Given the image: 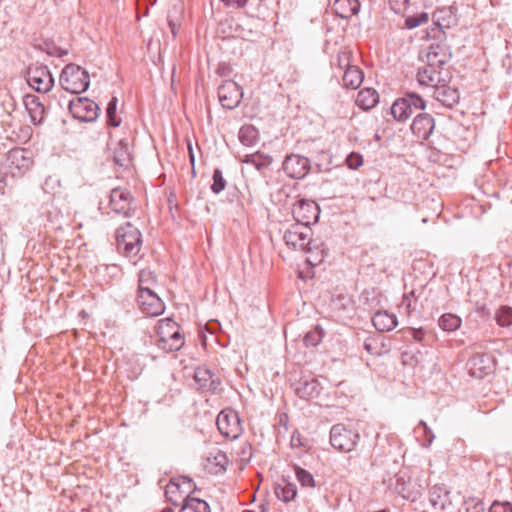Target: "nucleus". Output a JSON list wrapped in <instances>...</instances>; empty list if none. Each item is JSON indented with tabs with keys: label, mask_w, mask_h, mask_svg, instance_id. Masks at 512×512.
<instances>
[{
	"label": "nucleus",
	"mask_w": 512,
	"mask_h": 512,
	"mask_svg": "<svg viewBox=\"0 0 512 512\" xmlns=\"http://www.w3.org/2000/svg\"><path fill=\"white\" fill-rule=\"evenodd\" d=\"M158 335L157 345L166 352L178 351L184 345V337L179 331V325L171 318L158 321L156 326Z\"/></svg>",
	"instance_id": "obj_1"
},
{
	"label": "nucleus",
	"mask_w": 512,
	"mask_h": 512,
	"mask_svg": "<svg viewBox=\"0 0 512 512\" xmlns=\"http://www.w3.org/2000/svg\"><path fill=\"white\" fill-rule=\"evenodd\" d=\"M116 246L119 253L134 259L139 256L142 236L138 228L131 223L119 227L116 231Z\"/></svg>",
	"instance_id": "obj_2"
},
{
	"label": "nucleus",
	"mask_w": 512,
	"mask_h": 512,
	"mask_svg": "<svg viewBox=\"0 0 512 512\" xmlns=\"http://www.w3.org/2000/svg\"><path fill=\"white\" fill-rule=\"evenodd\" d=\"M60 84L67 92L80 94L89 87V74L85 69L76 64H68L60 75Z\"/></svg>",
	"instance_id": "obj_3"
},
{
	"label": "nucleus",
	"mask_w": 512,
	"mask_h": 512,
	"mask_svg": "<svg viewBox=\"0 0 512 512\" xmlns=\"http://www.w3.org/2000/svg\"><path fill=\"white\" fill-rule=\"evenodd\" d=\"M425 109V101L416 93H407L404 97L398 98L391 107V114L394 119L404 122L417 110Z\"/></svg>",
	"instance_id": "obj_4"
},
{
	"label": "nucleus",
	"mask_w": 512,
	"mask_h": 512,
	"mask_svg": "<svg viewBox=\"0 0 512 512\" xmlns=\"http://www.w3.org/2000/svg\"><path fill=\"white\" fill-rule=\"evenodd\" d=\"M219 432L228 439H237L243 432L238 413L233 409H223L217 416Z\"/></svg>",
	"instance_id": "obj_5"
},
{
	"label": "nucleus",
	"mask_w": 512,
	"mask_h": 512,
	"mask_svg": "<svg viewBox=\"0 0 512 512\" xmlns=\"http://www.w3.org/2000/svg\"><path fill=\"white\" fill-rule=\"evenodd\" d=\"M358 440L359 434L348 430L343 424H336L330 430V444L338 451H351Z\"/></svg>",
	"instance_id": "obj_6"
},
{
	"label": "nucleus",
	"mask_w": 512,
	"mask_h": 512,
	"mask_svg": "<svg viewBox=\"0 0 512 512\" xmlns=\"http://www.w3.org/2000/svg\"><path fill=\"white\" fill-rule=\"evenodd\" d=\"M69 111L75 119L93 122L98 118V105L86 97H77L69 102Z\"/></svg>",
	"instance_id": "obj_7"
},
{
	"label": "nucleus",
	"mask_w": 512,
	"mask_h": 512,
	"mask_svg": "<svg viewBox=\"0 0 512 512\" xmlns=\"http://www.w3.org/2000/svg\"><path fill=\"white\" fill-rule=\"evenodd\" d=\"M27 82L31 88L40 93H47L54 85V79L47 66H30L27 71Z\"/></svg>",
	"instance_id": "obj_8"
},
{
	"label": "nucleus",
	"mask_w": 512,
	"mask_h": 512,
	"mask_svg": "<svg viewBox=\"0 0 512 512\" xmlns=\"http://www.w3.org/2000/svg\"><path fill=\"white\" fill-rule=\"evenodd\" d=\"M292 212L296 221L305 228L316 224L320 218V206L315 201L300 200L294 205Z\"/></svg>",
	"instance_id": "obj_9"
},
{
	"label": "nucleus",
	"mask_w": 512,
	"mask_h": 512,
	"mask_svg": "<svg viewBox=\"0 0 512 512\" xmlns=\"http://www.w3.org/2000/svg\"><path fill=\"white\" fill-rule=\"evenodd\" d=\"M193 487L194 483L187 477L171 479L165 488L166 498L174 506H178L183 503V499L186 497L184 495H189Z\"/></svg>",
	"instance_id": "obj_10"
},
{
	"label": "nucleus",
	"mask_w": 512,
	"mask_h": 512,
	"mask_svg": "<svg viewBox=\"0 0 512 512\" xmlns=\"http://www.w3.org/2000/svg\"><path fill=\"white\" fill-rule=\"evenodd\" d=\"M242 97V88L233 80L224 81L218 88V98L223 108H236Z\"/></svg>",
	"instance_id": "obj_11"
},
{
	"label": "nucleus",
	"mask_w": 512,
	"mask_h": 512,
	"mask_svg": "<svg viewBox=\"0 0 512 512\" xmlns=\"http://www.w3.org/2000/svg\"><path fill=\"white\" fill-rule=\"evenodd\" d=\"M137 303L141 311L147 316H158L165 310L163 301L151 289L144 288L142 293L138 292Z\"/></svg>",
	"instance_id": "obj_12"
},
{
	"label": "nucleus",
	"mask_w": 512,
	"mask_h": 512,
	"mask_svg": "<svg viewBox=\"0 0 512 512\" xmlns=\"http://www.w3.org/2000/svg\"><path fill=\"white\" fill-rule=\"evenodd\" d=\"M132 201L133 197L127 189L117 187L110 192L109 205L111 210L116 214L130 217Z\"/></svg>",
	"instance_id": "obj_13"
},
{
	"label": "nucleus",
	"mask_w": 512,
	"mask_h": 512,
	"mask_svg": "<svg viewBox=\"0 0 512 512\" xmlns=\"http://www.w3.org/2000/svg\"><path fill=\"white\" fill-rule=\"evenodd\" d=\"M307 230L305 226L297 224L284 233L283 239L288 246L312 252V240Z\"/></svg>",
	"instance_id": "obj_14"
},
{
	"label": "nucleus",
	"mask_w": 512,
	"mask_h": 512,
	"mask_svg": "<svg viewBox=\"0 0 512 512\" xmlns=\"http://www.w3.org/2000/svg\"><path fill=\"white\" fill-rule=\"evenodd\" d=\"M467 366L473 377L482 379L493 372L495 361L489 354L476 353L468 360Z\"/></svg>",
	"instance_id": "obj_15"
},
{
	"label": "nucleus",
	"mask_w": 512,
	"mask_h": 512,
	"mask_svg": "<svg viewBox=\"0 0 512 512\" xmlns=\"http://www.w3.org/2000/svg\"><path fill=\"white\" fill-rule=\"evenodd\" d=\"M451 58L449 48L444 43H432L426 50L425 54L421 56L431 67L440 68L446 64Z\"/></svg>",
	"instance_id": "obj_16"
},
{
	"label": "nucleus",
	"mask_w": 512,
	"mask_h": 512,
	"mask_svg": "<svg viewBox=\"0 0 512 512\" xmlns=\"http://www.w3.org/2000/svg\"><path fill=\"white\" fill-rule=\"evenodd\" d=\"M7 162L13 176L22 175L32 165V159L24 149L16 148L7 154Z\"/></svg>",
	"instance_id": "obj_17"
},
{
	"label": "nucleus",
	"mask_w": 512,
	"mask_h": 512,
	"mask_svg": "<svg viewBox=\"0 0 512 512\" xmlns=\"http://www.w3.org/2000/svg\"><path fill=\"white\" fill-rule=\"evenodd\" d=\"M309 169V160L300 155H289L283 162V170L290 177L294 179L303 178Z\"/></svg>",
	"instance_id": "obj_18"
},
{
	"label": "nucleus",
	"mask_w": 512,
	"mask_h": 512,
	"mask_svg": "<svg viewBox=\"0 0 512 512\" xmlns=\"http://www.w3.org/2000/svg\"><path fill=\"white\" fill-rule=\"evenodd\" d=\"M432 96L443 106L449 108L457 104L460 99L459 91L456 88L445 84V80L433 88Z\"/></svg>",
	"instance_id": "obj_19"
},
{
	"label": "nucleus",
	"mask_w": 512,
	"mask_h": 512,
	"mask_svg": "<svg viewBox=\"0 0 512 512\" xmlns=\"http://www.w3.org/2000/svg\"><path fill=\"white\" fill-rule=\"evenodd\" d=\"M351 63H353L352 51L348 48H340L336 54H332L330 57L332 77L339 82L340 75L351 65Z\"/></svg>",
	"instance_id": "obj_20"
},
{
	"label": "nucleus",
	"mask_w": 512,
	"mask_h": 512,
	"mask_svg": "<svg viewBox=\"0 0 512 512\" xmlns=\"http://www.w3.org/2000/svg\"><path fill=\"white\" fill-rule=\"evenodd\" d=\"M434 119L427 113H419L411 124V130L417 138L427 140L434 130Z\"/></svg>",
	"instance_id": "obj_21"
},
{
	"label": "nucleus",
	"mask_w": 512,
	"mask_h": 512,
	"mask_svg": "<svg viewBox=\"0 0 512 512\" xmlns=\"http://www.w3.org/2000/svg\"><path fill=\"white\" fill-rule=\"evenodd\" d=\"M330 10L342 19H348L356 15L360 9L358 0H329Z\"/></svg>",
	"instance_id": "obj_22"
},
{
	"label": "nucleus",
	"mask_w": 512,
	"mask_h": 512,
	"mask_svg": "<svg viewBox=\"0 0 512 512\" xmlns=\"http://www.w3.org/2000/svg\"><path fill=\"white\" fill-rule=\"evenodd\" d=\"M457 9L454 6L437 8L433 13L434 23L441 29H448L457 24Z\"/></svg>",
	"instance_id": "obj_23"
},
{
	"label": "nucleus",
	"mask_w": 512,
	"mask_h": 512,
	"mask_svg": "<svg viewBox=\"0 0 512 512\" xmlns=\"http://www.w3.org/2000/svg\"><path fill=\"white\" fill-rule=\"evenodd\" d=\"M24 105L29 113L31 122L33 124H41L45 117V107L40 98L35 95H26Z\"/></svg>",
	"instance_id": "obj_24"
},
{
	"label": "nucleus",
	"mask_w": 512,
	"mask_h": 512,
	"mask_svg": "<svg viewBox=\"0 0 512 512\" xmlns=\"http://www.w3.org/2000/svg\"><path fill=\"white\" fill-rule=\"evenodd\" d=\"M444 79L440 77V71L437 67H431L427 64L425 67L420 68L417 72V81L419 85L429 87L433 90L436 85H439Z\"/></svg>",
	"instance_id": "obj_25"
},
{
	"label": "nucleus",
	"mask_w": 512,
	"mask_h": 512,
	"mask_svg": "<svg viewBox=\"0 0 512 512\" xmlns=\"http://www.w3.org/2000/svg\"><path fill=\"white\" fill-rule=\"evenodd\" d=\"M340 78L342 79L343 87L357 89L363 82L364 74L357 65L351 63V65L340 75Z\"/></svg>",
	"instance_id": "obj_26"
},
{
	"label": "nucleus",
	"mask_w": 512,
	"mask_h": 512,
	"mask_svg": "<svg viewBox=\"0 0 512 512\" xmlns=\"http://www.w3.org/2000/svg\"><path fill=\"white\" fill-rule=\"evenodd\" d=\"M374 327L380 332H388L394 329L397 324V317L387 311H378L372 317Z\"/></svg>",
	"instance_id": "obj_27"
},
{
	"label": "nucleus",
	"mask_w": 512,
	"mask_h": 512,
	"mask_svg": "<svg viewBox=\"0 0 512 512\" xmlns=\"http://www.w3.org/2000/svg\"><path fill=\"white\" fill-rule=\"evenodd\" d=\"M113 161L120 167H128L131 162V155L129 152L128 142L121 139L113 152Z\"/></svg>",
	"instance_id": "obj_28"
},
{
	"label": "nucleus",
	"mask_w": 512,
	"mask_h": 512,
	"mask_svg": "<svg viewBox=\"0 0 512 512\" xmlns=\"http://www.w3.org/2000/svg\"><path fill=\"white\" fill-rule=\"evenodd\" d=\"M378 93L374 89L366 88L358 92L356 103L363 110H369L378 103Z\"/></svg>",
	"instance_id": "obj_29"
},
{
	"label": "nucleus",
	"mask_w": 512,
	"mask_h": 512,
	"mask_svg": "<svg viewBox=\"0 0 512 512\" xmlns=\"http://www.w3.org/2000/svg\"><path fill=\"white\" fill-rule=\"evenodd\" d=\"M180 512H210V507L206 501L186 495Z\"/></svg>",
	"instance_id": "obj_30"
},
{
	"label": "nucleus",
	"mask_w": 512,
	"mask_h": 512,
	"mask_svg": "<svg viewBox=\"0 0 512 512\" xmlns=\"http://www.w3.org/2000/svg\"><path fill=\"white\" fill-rule=\"evenodd\" d=\"M274 492L278 499L289 502L296 497L297 489L295 484L283 480L275 485Z\"/></svg>",
	"instance_id": "obj_31"
},
{
	"label": "nucleus",
	"mask_w": 512,
	"mask_h": 512,
	"mask_svg": "<svg viewBox=\"0 0 512 512\" xmlns=\"http://www.w3.org/2000/svg\"><path fill=\"white\" fill-rule=\"evenodd\" d=\"M242 162L246 164L253 165L257 170L261 171L265 168H267L271 162L272 158L269 155L256 152L253 154H248L245 156V158L242 160Z\"/></svg>",
	"instance_id": "obj_32"
},
{
	"label": "nucleus",
	"mask_w": 512,
	"mask_h": 512,
	"mask_svg": "<svg viewBox=\"0 0 512 512\" xmlns=\"http://www.w3.org/2000/svg\"><path fill=\"white\" fill-rule=\"evenodd\" d=\"M462 319L453 313L443 314L439 320L438 325L443 331L453 332L460 328Z\"/></svg>",
	"instance_id": "obj_33"
},
{
	"label": "nucleus",
	"mask_w": 512,
	"mask_h": 512,
	"mask_svg": "<svg viewBox=\"0 0 512 512\" xmlns=\"http://www.w3.org/2000/svg\"><path fill=\"white\" fill-rule=\"evenodd\" d=\"M259 139L258 130L252 125H244L239 131V140L245 146H253Z\"/></svg>",
	"instance_id": "obj_34"
},
{
	"label": "nucleus",
	"mask_w": 512,
	"mask_h": 512,
	"mask_svg": "<svg viewBox=\"0 0 512 512\" xmlns=\"http://www.w3.org/2000/svg\"><path fill=\"white\" fill-rule=\"evenodd\" d=\"M156 283L154 273L149 269H143L139 273L138 292L142 293L144 288L153 290Z\"/></svg>",
	"instance_id": "obj_35"
},
{
	"label": "nucleus",
	"mask_w": 512,
	"mask_h": 512,
	"mask_svg": "<svg viewBox=\"0 0 512 512\" xmlns=\"http://www.w3.org/2000/svg\"><path fill=\"white\" fill-rule=\"evenodd\" d=\"M213 374L214 373L211 370L205 367H198L195 370L194 380L198 384L200 390H206V388L208 387L207 384H209Z\"/></svg>",
	"instance_id": "obj_36"
},
{
	"label": "nucleus",
	"mask_w": 512,
	"mask_h": 512,
	"mask_svg": "<svg viewBox=\"0 0 512 512\" xmlns=\"http://www.w3.org/2000/svg\"><path fill=\"white\" fill-rule=\"evenodd\" d=\"M495 320L501 327H509L512 325V308L503 305L495 313Z\"/></svg>",
	"instance_id": "obj_37"
},
{
	"label": "nucleus",
	"mask_w": 512,
	"mask_h": 512,
	"mask_svg": "<svg viewBox=\"0 0 512 512\" xmlns=\"http://www.w3.org/2000/svg\"><path fill=\"white\" fill-rule=\"evenodd\" d=\"M117 97L113 96L106 109L107 124L112 127H118L121 120L116 117Z\"/></svg>",
	"instance_id": "obj_38"
},
{
	"label": "nucleus",
	"mask_w": 512,
	"mask_h": 512,
	"mask_svg": "<svg viewBox=\"0 0 512 512\" xmlns=\"http://www.w3.org/2000/svg\"><path fill=\"white\" fill-rule=\"evenodd\" d=\"M429 20V15L427 12H420L418 14H414L406 17L405 26L408 29H414L422 24L427 23Z\"/></svg>",
	"instance_id": "obj_39"
},
{
	"label": "nucleus",
	"mask_w": 512,
	"mask_h": 512,
	"mask_svg": "<svg viewBox=\"0 0 512 512\" xmlns=\"http://www.w3.org/2000/svg\"><path fill=\"white\" fill-rule=\"evenodd\" d=\"M299 392L301 393V397H306L308 400L316 399L320 395L316 380L306 382Z\"/></svg>",
	"instance_id": "obj_40"
},
{
	"label": "nucleus",
	"mask_w": 512,
	"mask_h": 512,
	"mask_svg": "<svg viewBox=\"0 0 512 512\" xmlns=\"http://www.w3.org/2000/svg\"><path fill=\"white\" fill-rule=\"evenodd\" d=\"M295 474H296L297 480L301 483V485L303 487H314L315 486L314 477L307 470L297 466V467H295Z\"/></svg>",
	"instance_id": "obj_41"
},
{
	"label": "nucleus",
	"mask_w": 512,
	"mask_h": 512,
	"mask_svg": "<svg viewBox=\"0 0 512 512\" xmlns=\"http://www.w3.org/2000/svg\"><path fill=\"white\" fill-rule=\"evenodd\" d=\"M213 183L211 185V190L215 194L221 193L226 187V181L223 177L222 171L216 168L213 172Z\"/></svg>",
	"instance_id": "obj_42"
},
{
	"label": "nucleus",
	"mask_w": 512,
	"mask_h": 512,
	"mask_svg": "<svg viewBox=\"0 0 512 512\" xmlns=\"http://www.w3.org/2000/svg\"><path fill=\"white\" fill-rule=\"evenodd\" d=\"M207 460L221 469H225L226 465L228 464V458L226 454L219 449L211 452Z\"/></svg>",
	"instance_id": "obj_43"
},
{
	"label": "nucleus",
	"mask_w": 512,
	"mask_h": 512,
	"mask_svg": "<svg viewBox=\"0 0 512 512\" xmlns=\"http://www.w3.org/2000/svg\"><path fill=\"white\" fill-rule=\"evenodd\" d=\"M174 14L180 16L181 15V7H177L176 5L173 6V8L169 11L168 17H167L168 25L171 30V33L175 37L177 34V31L180 27V23L178 22L177 19L174 18Z\"/></svg>",
	"instance_id": "obj_44"
},
{
	"label": "nucleus",
	"mask_w": 512,
	"mask_h": 512,
	"mask_svg": "<svg viewBox=\"0 0 512 512\" xmlns=\"http://www.w3.org/2000/svg\"><path fill=\"white\" fill-rule=\"evenodd\" d=\"M303 341L306 347H317L320 343V326L316 325L312 331L308 332Z\"/></svg>",
	"instance_id": "obj_45"
},
{
	"label": "nucleus",
	"mask_w": 512,
	"mask_h": 512,
	"mask_svg": "<svg viewBox=\"0 0 512 512\" xmlns=\"http://www.w3.org/2000/svg\"><path fill=\"white\" fill-rule=\"evenodd\" d=\"M350 304V298L344 295H338L336 297H331L330 306L333 311L340 312L342 310H346L348 305Z\"/></svg>",
	"instance_id": "obj_46"
},
{
	"label": "nucleus",
	"mask_w": 512,
	"mask_h": 512,
	"mask_svg": "<svg viewBox=\"0 0 512 512\" xmlns=\"http://www.w3.org/2000/svg\"><path fill=\"white\" fill-rule=\"evenodd\" d=\"M465 512H484V503L477 498H469L464 501Z\"/></svg>",
	"instance_id": "obj_47"
},
{
	"label": "nucleus",
	"mask_w": 512,
	"mask_h": 512,
	"mask_svg": "<svg viewBox=\"0 0 512 512\" xmlns=\"http://www.w3.org/2000/svg\"><path fill=\"white\" fill-rule=\"evenodd\" d=\"M318 264H320V258L318 257L317 254H311L310 256H308L306 258V265H307V269L311 270V272L308 271L307 275L304 276V271H300V277H314L315 276L314 268L317 267Z\"/></svg>",
	"instance_id": "obj_48"
},
{
	"label": "nucleus",
	"mask_w": 512,
	"mask_h": 512,
	"mask_svg": "<svg viewBox=\"0 0 512 512\" xmlns=\"http://www.w3.org/2000/svg\"><path fill=\"white\" fill-rule=\"evenodd\" d=\"M350 169H357L363 165V156L357 152H351L345 160Z\"/></svg>",
	"instance_id": "obj_49"
},
{
	"label": "nucleus",
	"mask_w": 512,
	"mask_h": 512,
	"mask_svg": "<svg viewBox=\"0 0 512 512\" xmlns=\"http://www.w3.org/2000/svg\"><path fill=\"white\" fill-rule=\"evenodd\" d=\"M419 425L423 427L424 435L426 437V439L423 442V446L429 447L432 444L435 435L432 432L431 428L423 420H420Z\"/></svg>",
	"instance_id": "obj_50"
},
{
	"label": "nucleus",
	"mask_w": 512,
	"mask_h": 512,
	"mask_svg": "<svg viewBox=\"0 0 512 512\" xmlns=\"http://www.w3.org/2000/svg\"><path fill=\"white\" fill-rule=\"evenodd\" d=\"M489 512H512V504L509 502L495 501L489 508Z\"/></svg>",
	"instance_id": "obj_51"
},
{
	"label": "nucleus",
	"mask_w": 512,
	"mask_h": 512,
	"mask_svg": "<svg viewBox=\"0 0 512 512\" xmlns=\"http://www.w3.org/2000/svg\"><path fill=\"white\" fill-rule=\"evenodd\" d=\"M207 385L208 387L206 388L205 391H209L214 394L219 393L221 391V380L215 374H213L209 384Z\"/></svg>",
	"instance_id": "obj_52"
},
{
	"label": "nucleus",
	"mask_w": 512,
	"mask_h": 512,
	"mask_svg": "<svg viewBox=\"0 0 512 512\" xmlns=\"http://www.w3.org/2000/svg\"><path fill=\"white\" fill-rule=\"evenodd\" d=\"M248 0H223L228 6L243 7L246 5Z\"/></svg>",
	"instance_id": "obj_53"
},
{
	"label": "nucleus",
	"mask_w": 512,
	"mask_h": 512,
	"mask_svg": "<svg viewBox=\"0 0 512 512\" xmlns=\"http://www.w3.org/2000/svg\"><path fill=\"white\" fill-rule=\"evenodd\" d=\"M364 348H365V350H367L371 354H375L376 353L373 340L367 339L364 342Z\"/></svg>",
	"instance_id": "obj_54"
},
{
	"label": "nucleus",
	"mask_w": 512,
	"mask_h": 512,
	"mask_svg": "<svg viewBox=\"0 0 512 512\" xmlns=\"http://www.w3.org/2000/svg\"><path fill=\"white\" fill-rule=\"evenodd\" d=\"M47 53L52 56H58L61 57L63 54H66V52L60 50L59 48L54 47L51 50H48Z\"/></svg>",
	"instance_id": "obj_55"
},
{
	"label": "nucleus",
	"mask_w": 512,
	"mask_h": 512,
	"mask_svg": "<svg viewBox=\"0 0 512 512\" xmlns=\"http://www.w3.org/2000/svg\"><path fill=\"white\" fill-rule=\"evenodd\" d=\"M412 335H413V338L416 340V341H421L424 337V332L420 329V330H413L412 331Z\"/></svg>",
	"instance_id": "obj_56"
},
{
	"label": "nucleus",
	"mask_w": 512,
	"mask_h": 512,
	"mask_svg": "<svg viewBox=\"0 0 512 512\" xmlns=\"http://www.w3.org/2000/svg\"><path fill=\"white\" fill-rule=\"evenodd\" d=\"M332 362L335 364L336 368L339 369V370H342L343 367H344V362L342 359H338V358H332L331 359Z\"/></svg>",
	"instance_id": "obj_57"
},
{
	"label": "nucleus",
	"mask_w": 512,
	"mask_h": 512,
	"mask_svg": "<svg viewBox=\"0 0 512 512\" xmlns=\"http://www.w3.org/2000/svg\"><path fill=\"white\" fill-rule=\"evenodd\" d=\"M435 493H436V489L431 493V498H430L431 502L433 503L434 506L439 504V505H441V507H444V502L443 501L439 502L438 500H436L434 498Z\"/></svg>",
	"instance_id": "obj_58"
},
{
	"label": "nucleus",
	"mask_w": 512,
	"mask_h": 512,
	"mask_svg": "<svg viewBox=\"0 0 512 512\" xmlns=\"http://www.w3.org/2000/svg\"><path fill=\"white\" fill-rule=\"evenodd\" d=\"M6 183H5V176L0 173V192L1 193H4V187H5Z\"/></svg>",
	"instance_id": "obj_59"
},
{
	"label": "nucleus",
	"mask_w": 512,
	"mask_h": 512,
	"mask_svg": "<svg viewBox=\"0 0 512 512\" xmlns=\"http://www.w3.org/2000/svg\"><path fill=\"white\" fill-rule=\"evenodd\" d=\"M403 304H405L408 309H411L412 304H411L410 295H405L404 296Z\"/></svg>",
	"instance_id": "obj_60"
},
{
	"label": "nucleus",
	"mask_w": 512,
	"mask_h": 512,
	"mask_svg": "<svg viewBox=\"0 0 512 512\" xmlns=\"http://www.w3.org/2000/svg\"><path fill=\"white\" fill-rule=\"evenodd\" d=\"M188 149H189L190 162H191L192 166L194 167L195 157H194V154H193L192 147H191L190 143L188 144Z\"/></svg>",
	"instance_id": "obj_61"
},
{
	"label": "nucleus",
	"mask_w": 512,
	"mask_h": 512,
	"mask_svg": "<svg viewBox=\"0 0 512 512\" xmlns=\"http://www.w3.org/2000/svg\"><path fill=\"white\" fill-rule=\"evenodd\" d=\"M162 512H174L171 508H165L162 510Z\"/></svg>",
	"instance_id": "obj_62"
},
{
	"label": "nucleus",
	"mask_w": 512,
	"mask_h": 512,
	"mask_svg": "<svg viewBox=\"0 0 512 512\" xmlns=\"http://www.w3.org/2000/svg\"><path fill=\"white\" fill-rule=\"evenodd\" d=\"M294 443H295V437L293 436L292 437V444L294 445Z\"/></svg>",
	"instance_id": "obj_63"
}]
</instances>
